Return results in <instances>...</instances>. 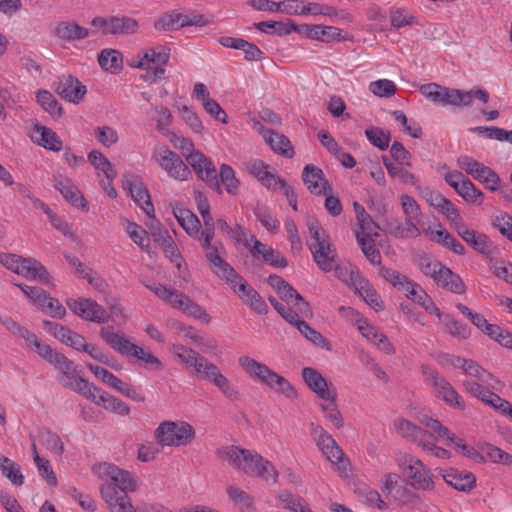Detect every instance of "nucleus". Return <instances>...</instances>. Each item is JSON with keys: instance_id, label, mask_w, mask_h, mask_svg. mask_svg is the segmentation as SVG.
I'll use <instances>...</instances> for the list:
<instances>
[{"instance_id": "f257e3e1", "label": "nucleus", "mask_w": 512, "mask_h": 512, "mask_svg": "<svg viewBox=\"0 0 512 512\" xmlns=\"http://www.w3.org/2000/svg\"><path fill=\"white\" fill-rule=\"evenodd\" d=\"M53 366L59 371L57 381L63 387L82 395L108 412L123 417L130 414L131 408L127 403L89 383L80 375L77 366L66 356L62 355Z\"/></svg>"}, {"instance_id": "f03ea898", "label": "nucleus", "mask_w": 512, "mask_h": 512, "mask_svg": "<svg viewBox=\"0 0 512 512\" xmlns=\"http://www.w3.org/2000/svg\"><path fill=\"white\" fill-rule=\"evenodd\" d=\"M214 239L205 240L201 238L198 242L205 251V257L209 263L210 269L219 278L224 279L242 300L253 311L258 314H265L268 307L265 301L224 259V246L220 241Z\"/></svg>"}, {"instance_id": "7ed1b4c3", "label": "nucleus", "mask_w": 512, "mask_h": 512, "mask_svg": "<svg viewBox=\"0 0 512 512\" xmlns=\"http://www.w3.org/2000/svg\"><path fill=\"white\" fill-rule=\"evenodd\" d=\"M170 352L186 370L197 375V377L209 381L229 400H237L240 397L238 389L230 380L221 373L220 369L192 348L181 344H173Z\"/></svg>"}, {"instance_id": "20e7f679", "label": "nucleus", "mask_w": 512, "mask_h": 512, "mask_svg": "<svg viewBox=\"0 0 512 512\" xmlns=\"http://www.w3.org/2000/svg\"><path fill=\"white\" fill-rule=\"evenodd\" d=\"M217 458L233 470L266 482L276 483L278 471L275 466L254 450L236 445H224L216 450Z\"/></svg>"}, {"instance_id": "39448f33", "label": "nucleus", "mask_w": 512, "mask_h": 512, "mask_svg": "<svg viewBox=\"0 0 512 512\" xmlns=\"http://www.w3.org/2000/svg\"><path fill=\"white\" fill-rule=\"evenodd\" d=\"M237 362L241 370L252 381L267 387L288 400L292 401L298 398V392L293 384L265 363L259 362L248 355L239 356Z\"/></svg>"}, {"instance_id": "423d86ee", "label": "nucleus", "mask_w": 512, "mask_h": 512, "mask_svg": "<svg viewBox=\"0 0 512 512\" xmlns=\"http://www.w3.org/2000/svg\"><path fill=\"white\" fill-rule=\"evenodd\" d=\"M170 59V49L157 44L140 49L127 60V65L133 69L145 71L142 80L149 83H157L165 76V66Z\"/></svg>"}, {"instance_id": "0eeeda50", "label": "nucleus", "mask_w": 512, "mask_h": 512, "mask_svg": "<svg viewBox=\"0 0 512 512\" xmlns=\"http://www.w3.org/2000/svg\"><path fill=\"white\" fill-rule=\"evenodd\" d=\"M100 336L114 351L129 360L153 371H161L163 369V363L158 357L145 348L131 342L124 335L107 328H101Z\"/></svg>"}, {"instance_id": "6e6552de", "label": "nucleus", "mask_w": 512, "mask_h": 512, "mask_svg": "<svg viewBox=\"0 0 512 512\" xmlns=\"http://www.w3.org/2000/svg\"><path fill=\"white\" fill-rule=\"evenodd\" d=\"M146 288L173 309L180 310L185 315L199 320L204 324H208L211 321V317L206 310L183 292L171 289L158 282L148 283L146 284Z\"/></svg>"}, {"instance_id": "1a4fd4ad", "label": "nucleus", "mask_w": 512, "mask_h": 512, "mask_svg": "<svg viewBox=\"0 0 512 512\" xmlns=\"http://www.w3.org/2000/svg\"><path fill=\"white\" fill-rule=\"evenodd\" d=\"M310 435L319 451L338 474L347 477L350 472V461L332 435L324 427L314 423L310 425Z\"/></svg>"}, {"instance_id": "9d476101", "label": "nucleus", "mask_w": 512, "mask_h": 512, "mask_svg": "<svg viewBox=\"0 0 512 512\" xmlns=\"http://www.w3.org/2000/svg\"><path fill=\"white\" fill-rule=\"evenodd\" d=\"M307 226L312 238L309 249L315 263L324 272L332 271L337 253L328 235L314 219L308 220Z\"/></svg>"}, {"instance_id": "9b49d317", "label": "nucleus", "mask_w": 512, "mask_h": 512, "mask_svg": "<svg viewBox=\"0 0 512 512\" xmlns=\"http://www.w3.org/2000/svg\"><path fill=\"white\" fill-rule=\"evenodd\" d=\"M397 466L407 481L416 490H432L434 475L419 458L411 454H400L396 460Z\"/></svg>"}, {"instance_id": "f8f14e48", "label": "nucleus", "mask_w": 512, "mask_h": 512, "mask_svg": "<svg viewBox=\"0 0 512 512\" xmlns=\"http://www.w3.org/2000/svg\"><path fill=\"white\" fill-rule=\"evenodd\" d=\"M340 314L351 324L355 325L361 335L371 344L376 346L381 352L392 355L395 353V347L390 342L385 333L372 325L360 312L352 307H340Z\"/></svg>"}, {"instance_id": "ddd939ff", "label": "nucleus", "mask_w": 512, "mask_h": 512, "mask_svg": "<svg viewBox=\"0 0 512 512\" xmlns=\"http://www.w3.org/2000/svg\"><path fill=\"white\" fill-rule=\"evenodd\" d=\"M476 375H467V379L463 381V387L466 392L470 393L473 397L485 405L492 407L495 405V399L500 396L495 391L500 389V381L492 375L489 371L485 370L478 364Z\"/></svg>"}, {"instance_id": "4468645a", "label": "nucleus", "mask_w": 512, "mask_h": 512, "mask_svg": "<svg viewBox=\"0 0 512 512\" xmlns=\"http://www.w3.org/2000/svg\"><path fill=\"white\" fill-rule=\"evenodd\" d=\"M0 263L12 272L32 281L50 284L51 277L46 268L34 258H23L16 254H0Z\"/></svg>"}, {"instance_id": "2eb2a0df", "label": "nucleus", "mask_w": 512, "mask_h": 512, "mask_svg": "<svg viewBox=\"0 0 512 512\" xmlns=\"http://www.w3.org/2000/svg\"><path fill=\"white\" fill-rule=\"evenodd\" d=\"M154 435L162 447H181L189 445L196 433L188 422L164 421L156 428Z\"/></svg>"}, {"instance_id": "dca6fc26", "label": "nucleus", "mask_w": 512, "mask_h": 512, "mask_svg": "<svg viewBox=\"0 0 512 512\" xmlns=\"http://www.w3.org/2000/svg\"><path fill=\"white\" fill-rule=\"evenodd\" d=\"M152 159L170 178L176 181L184 182L191 178L189 166L167 146L155 147Z\"/></svg>"}, {"instance_id": "f3484780", "label": "nucleus", "mask_w": 512, "mask_h": 512, "mask_svg": "<svg viewBox=\"0 0 512 512\" xmlns=\"http://www.w3.org/2000/svg\"><path fill=\"white\" fill-rule=\"evenodd\" d=\"M425 381L433 387L435 396L443 400L448 406L464 410L466 405L462 396L454 389L451 383L441 376L435 369L422 366Z\"/></svg>"}, {"instance_id": "a211bd4d", "label": "nucleus", "mask_w": 512, "mask_h": 512, "mask_svg": "<svg viewBox=\"0 0 512 512\" xmlns=\"http://www.w3.org/2000/svg\"><path fill=\"white\" fill-rule=\"evenodd\" d=\"M92 470L98 478L106 483L116 485L117 487L130 488V491H135L137 488V481L134 475L114 464L107 462L98 463L93 466Z\"/></svg>"}, {"instance_id": "6ab92c4d", "label": "nucleus", "mask_w": 512, "mask_h": 512, "mask_svg": "<svg viewBox=\"0 0 512 512\" xmlns=\"http://www.w3.org/2000/svg\"><path fill=\"white\" fill-rule=\"evenodd\" d=\"M187 162L200 180L217 190L218 193H221L217 169L209 157L198 151L190 154Z\"/></svg>"}, {"instance_id": "aec40b11", "label": "nucleus", "mask_w": 512, "mask_h": 512, "mask_svg": "<svg viewBox=\"0 0 512 512\" xmlns=\"http://www.w3.org/2000/svg\"><path fill=\"white\" fill-rule=\"evenodd\" d=\"M67 306L79 317L96 323H106L110 315L97 302L87 298L68 299Z\"/></svg>"}, {"instance_id": "412c9836", "label": "nucleus", "mask_w": 512, "mask_h": 512, "mask_svg": "<svg viewBox=\"0 0 512 512\" xmlns=\"http://www.w3.org/2000/svg\"><path fill=\"white\" fill-rule=\"evenodd\" d=\"M251 255L256 259H261L264 263L275 268H284L287 266L285 257L273 247L262 243L255 237H251L246 243Z\"/></svg>"}, {"instance_id": "4be33fe9", "label": "nucleus", "mask_w": 512, "mask_h": 512, "mask_svg": "<svg viewBox=\"0 0 512 512\" xmlns=\"http://www.w3.org/2000/svg\"><path fill=\"white\" fill-rule=\"evenodd\" d=\"M338 392L332 391V393L323 396L318 399V407L322 413L326 424L333 429H342L344 427V417L339 409L338 405Z\"/></svg>"}, {"instance_id": "5701e85b", "label": "nucleus", "mask_w": 512, "mask_h": 512, "mask_svg": "<svg viewBox=\"0 0 512 512\" xmlns=\"http://www.w3.org/2000/svg\"><path fill=\"white\" fill-rule=\"evenodd\" d=\"M300 36L310 40L330 43L333 41H341L345 39L344 32L334 26H326L320 24H301Z\"/></svg>"}, {"instance_id": "b1692460", "label": "nucleus", "mask_w": 512, "mask_h": 512, "mask_svg": "<svg viewBox=\"0 0 512 512\" xmlns=\"http://www.w3.org/2000/svg\"><path fill=\"white\" fill-rule=\"evenodd\" d=\"M302 180L307 190L313 195L322 196L332 192V187L323 171L312 164L304 167Z\"/></svg>"}, {"instance_id": "393cba45", "label": "nucleus", "mask_w": 512, "mask_h": 512, "mask_svg": "<svg viewBox=\"0 0 512 512\" xmlns=\"http://www.w3.org/2000/svg\"><path fill=\"white\" fill-rule=\"evenodd\" d=\"M246 169L249 174L254 176L268 190L277 191L282 183L285 182L284 179L273 173L269 165L261 160L249 161L246 164Z\"/></svg>"}, {"instance_id": "a878e982", "label": "nucleus", "mask_w": 512, "mask_h": 512, "mask_svg": "<svg viewBox=\"0 0 512 512\" xmlns=\"http://www.w3.org/2000/svg\"><path fill=\"white\" fill-rule=\"evenodd\" d=\"M124 187L128 188L132 199L144 211V213L148 217L154 218V206L151 202L149 191L143 182L137 177L127 178L124 181Z\"/></svg>"}, {"instance_id": "bb28decb", "label": "nucleus", "mask_w": 512, "mask_h": 512, "mask_svg": "<svg viewBox=\"0 0 512 512\" xmlns=\"http://www.w3.org/2000/svg\"><path fill=\"white\" fill-rule=\"evenodd\" d=\"M301 376L305 384L318 399L337 390V388L331 382H328L318 370L312 367L303 368Z\"/></svg>"}, {"instance_id": "cd10ccee", "label": "nucleus", "mask_w": 512, "mask_h": 512, "mask_svg": "<svg viewBox=\"0 0 512 512\" xmlns=\"http://www.w3.org/2000/svg\"><path fill=\"white\" fill-rule=\"evenodd\" d=\"M44 325L46 330L53 335L56 339L67 346H71L72 348L83 351L86 348V340L80 334L71 331L70 329L50 321H44Z\"/></svg>"}, {"instance_id": "c85d7f7f", "label": "nucleus", "mask_w": 512, "mask_h": 512, "mask_svg": "<svg viewBox=\"0 0 512 512\" xmlns=\"http://www.w3.org/2000/svg\"><path fill=\"white\" fill-rule=\"evenodd\" d=\"M353 207L358 223V229L355 231L357 241H362L365 239H376L379 236L378 224L373 221L363 206L355 202Z\"/></svg>"}, {"instance_id": "c756f323", "label": "nucleus", "mask_w": 512, "mask_h": 512, "mask_svg": "<svg viewBox=\"0 0 512 512\" xmlns=\"http://www.w3.org/2000/svg\"><path fill=\"white\" fill-rule=\"evenodd\" d=\"M31 140L53 152H59L63 148V142L60 137L50 128L35 124L30 133Z\"/></svg>"}, {"instance_id": "7c9ffc66", "label": "nucleus", "mask_w": 512, "mask_h": 512, "mask_svg": "<svg viewBox=\"0 0 512 512\" xmlns=\"http://www.w3.org/2000/svg\"><path fill=\"white\" fill-rule=\"evenodd\" d=\"M422 431L425 432V439L436 442H443L446 444L447 440L453 439V433L442 423L429 416H424L420 419Z\"/></svg>"}, {"instance_id": "2f4dec72", "label": "nucleus", "mask_w": 512, "mask_h": 512, "mask_svg": "<svg viewBox=\"0 0 512 512\" xmlns=\"http://www.w3.org/2000/svg\"><path fill=\"white\" fill-rule=\"evenodd\" d=\"M56 91L63 99L79 103L86 94V87L76 78L69 76L59 81Z\"/></svg>"}, {"instance_id": "473e14b6", "label": "nucleus", "mask_w": 512, "mask_h": 512, "mask_svg": "<svg viewBox=\"0 0 512 512\" xmlns=\"http://www.w3.org/2000/svg\"><path fill=\"white\" fill-rule=\"evenodd\" d=\"M54 35L64 41L83 40L91 35L88 28L78 25L74 21L59 22L54 26Z\"/></svg>"}, {"instance_id": "72a5a7b5", "label": "nucleus", "mask_w": 512, "mask_h": 512, "mask_svg": "<svg viewBox=\"0 0 512 512\" xmlns=\"http://www.w3.org/2000/svg\"><path fill=\"white\" fill-rule=\"evenodd\" d=\"M439 227L440 229L438 230H433L430 226L427 228L423 227V233L429 237L430 240L441 244L458 255H463L465 253V247L446 229L442 228L440 224Z\"/></svg>"}, {"instance_id": "f704fd0d", "label": "nucleus", "mask_w": 512, "mask_h": 512, "mask_svg": "<svg viewBox=\"0 0 512 512\" xmlns=\"http://www.w3.org/2000/svg\"><path fill=\"white\" fill-rule=\"evenodd\" d=\"M261 134L265 142L270 148L287 158H292L294 155V149L290 140L283 134L275 132L270 129H262Z\"/></svg>"}, {"instance_id": "c9c22d12", "label": "nucleus", "mask_w": 512, "mask_h": 512, "mask_svg": "<svg viewBox=\"0 0 512 512\" xmlns=\"http://www.w3.org/2000/svg\"><path fill=\"white\" fill-rule=\"evenodd\" d=\"M277 293L285 301L287 307H291L295 312H299L303 316H312L308 302L289 284L284 285Z\"/></svg>"}, {"instance_id": "e433bc0d", "label": "nucleus", "mask_w": 512, "mask_h": 512, "mask_svg": "<svg viewBox=\"0 0 512 512\" xmlns=\"http://www.w3.org/2000/svg\"><path fill=\"white\" fill-rule=\"evenodd\" d=\"M174 215L189 236L197 241L201 239V223L195 214L188 209L177 208L174 210Z\"/></svg>"}, {"instance_id": "4c0bfd02", "label": "nucleus", "mask_w": 512, "mask_h": 512, "mask_svg": "<svg viewBox=\"0 0 512 512\" xmlns=\"http://www.w3.org/2000/svg\"><path fill=\"white\" fill-rule=\"evenodd\" d=\"M457 233L475 251L481 254H486L490 251L491 241L484 233L471 230L467 225H464Z\"/></svg>"}, {"instance_id": "58836bf2", "label": "nucleus", "mask_w": 512, "mask_h": 512, "mask_svg": "<svg viewBox=\"0 0 512 512\" xmlns=\"http://www.w3.org/2000/svg\"><path fill=\"white\" fill-rule=\"evenodd\" d=\"M443 479L447 484L460 491H470L476 483L473 473L455 469L446 471L443 474Z\"/></svg>"}, {"instance_id": "ea45409f", "label": "nucleus", "mask_w": 512, "mask_h": 512, "mask_svg": "<svg viewBox=\"0 0 512 512\" xmlns=\"http://www.w3.org/2000/svg\"><path fill=\"white\" fill-rule=\"evenodd\" d=\"M393 427L401 437L412 441L418 447H420V441L425 440V432L422 431L421 426H417L402 417L394 420Z\"/></svg>"}, {"instance_id": "a19ab883", "label": "nucleus", "mask_w": 512, "mask_h": 512, "mask_svg": "<svg viewBox=\"0 0 512 512\" xmlns=\"http://www.w3.org/2000/svg\"><path fill=\"white\" fill-rule=\"evenodd\" d=\"M1 475L9 480L12 485L19 487L24 484V475L20 465L9 457L0 453Z\"/></svg>"}, {"instance_id": "79ce46f5", "label": "nucleus", "mask_w": 512, "mask_h": 512, "mask_svg": "<svg viewBox=\"0 0 512 512\" xmlns=\"http://www.w3.org/2000/svg\"><path fill=\"white\" fill-rule=\"evenodd\" d=\"M310 316H303L301 313L297 312L295 316L289 317V323L295 326L299 332L309 341L314 343L317 346H325L326 340L325 338L316 330L311 328L305 321V318H309Z\"/></svg>"}, {"instance_id": "37998d69", "label": "nucleus", "mask_w": 512, "mask_h": 512, "mask_svg": "<svg viewBox=\"0 0 512 512\" xmlns=\"http://www.w3.org/2000/svg\"><path fill=\"white\" fill-rule=\"evenodd\" d=\"M477 461H490L494 464L512 466V455L497 446L487 443L481 446V453H479Z\"/></svg>"}, {"instance_id": "c03bdc74", "label": "nucleus", "mask_w": 512, "mask_h": 512, "mask_svg": "<svg viewBox=\"0 0 512 512\" xmlns=\"http://www.w3.org/2000/svg\"><path fill=\"white\" fill-rule=\"evenodd\" d=\"M353 290L375 311L384 309V303L380 295L365 278L360 283H356V287Z\"/></svg>"}, {"instance_id": "a18cd8bd", "label": "nucleus", "mask_w": 512, "mask_h": 512, "mask_svg": "<svg viewBox=\"0 0 512 512\" xmlns=\"http://www.w3.org/2000/svg\"><path fill=\"white\" fill-rule=\"evenodd\" d=\"M54 187L72 205L85 208L86 201L79 189L69 179L57 180Z\"/></svg>"}, {"instance_id": "49530a36", "label": "nucleus", "mask_w": 512, "mask_h": 512, "mask_svg": "<svg viewBox=\"0 0 512 512\" xmlns=\"http://www.w3.org/2000/svg\"><path fill=\"white\" fill-rule=\"evenodd\" d=\"M128 491H130V488L117 487L106 482H103L100 486L101 497L109 508H114L118 503L128 499Z\"/></svg>"}, {"instance_id": "de8ad7c7", "label": "nucleus", "mask_w": 512, "mask_h": 512, "mask_svg": "<svg viewBox=\"0 0 512 512\" xmlns=\"http://www.w3.org/2000/svg\"><path fill=\"white\" fill-rule=\"evenodd\" d=\"M384 166L388 171L389 176L399 181L402 184L405 185H411L414 187H419V181L417 177L409 172L407 169H405L402 165L403 164H395L386 158L383 159Z\"/></svg>"}, {"instance_id": "09e8293b", "label": "nucleus", "mask_w": 512, "mask_h": 512, "mask_svg": "<svg viewBox=\"0 0 512 512\" xmlns=\"http://www.w3.org/2000/svg\"><path fill=\"white\" fill-rule=\"evenodd\" d=\"M98 63L102 69L111 74H117L122 69V54L114 49H104L98 56Z\"/></svg>"}, {"instance_id": "8fccbe9b", "label": "nucleus", "mask_w": 512, "mask_h": 512, "mask_svg": "<svg viewBox=\"0 0 512 512\" xmlns=\"http://www.w3.org/2000/svg\"><path fill=\"white\" fill-rule=\"evenodd\" d=\"M332 270H334L336 277L351 289H354L356 283H360L363 279L358 270L350 263H334Z\"/></svg>"}, {"instance_id": "3c124183", "label": "nucleus", "mask_w": 512, "mask_h": 512, "mask_svg": "<svg viewBox=\"0 0 512 512\" xmlns=\"http://www.w3.org/2000/svg\"><path fill=\"white\" fill-rule=\"evenodd\" d=\"M228 498L239 509L240 512H247L253 507V497L243 489L229 485L226 488Z\"/></svg>"}, {"instance_id": "603ef678", "label": "nucleus", "mask_w": 512, "mask_h": 512, "mask_svg": "<svg viewBox=\"0 0 512 512\" xmlns=\"http://www.w3.org/2000/svg\"><path fill=\"white\" fill-rule=\"evenodd\" d=\"M33 450V460L35 463V466L37 468L38 473L40 476L46 481V483L50 486H57V477L55 472L52 469V466L48 459L40 457V455L37 452L36 445H32Z\"/></svg>"}, {"instance_id": "864d4df0", "label": "nucleus", "mask_w": 512, "mask_h": 512, "mask_svg": "<svg viewBox=\"0 0 512 512\" xmlns=\"http://www.w3.org/2000/svg\"><path fill=\"white\" fill-rule=\"evenodd\" d=\"M123 225L130 239L141 249L148 251L150 246V238L148 232L140 225L129 220H124Z\"/></svg>"}, {"instance_id": "5fc2aeb1", "label": "nucleus", "mask_w": 512, "mask_h": 512, "mask_svg": "<svg viewBox=\"0 0 512 512\" xmlns=\"http://www.w3.org/2000/svg\"><path fill=\"white\" fill-rule=\"evenodd\" d=\"M418 266L420 270L428 277H431L434 282L437 280V276L441 277V272L445 275H450V269L442 265L436 259L429 256L420 257L418 260Z\"/></svg>"}, {"instance_id": "6e6d98bb", "label": "nucleus", "mask_w": 512, "mask_h": 512, "mask_svg": "<svg viewBox=\"0 0 512 512\" xmlns=\"http://www.w3.org/2000/svg\"><path fill=\"white\" fill-rule=\"evenodd\" d=\"M440 322L445 327L446 332L452 337L468 339L471 335V330L466 324L454 319L448 314H444L440 319Z\"/></svg>"}, {"instance_id": "4d7b16f0", "label": "nucleus", "mask_w": 512, "mask_h": 512, "mask_svg": "<svg viewBox=\"0 0 512 512\" xmlns=\"http://www.w3.org/2000/svg\"><path fill=\"white\" fill-rule=\"evenodd\" d=\"M88 160L91 165L101 171L107 179H115L117 171L113 164L99 151H92L88 154Z\"/></svg>"}, {"instance_id": "13d9d810", "label": "nucleus", "mask_w": 512, "mask_h": 512, "mask_svg": "<svg viewBox=\"0 0 512 512\" xmlns=\"http://www.w3.org/2000/svg\"><path fill=\"white\" fill-rule=\"evenodd\" d=\"M474 98L482 103H487L489 101V94L486 90L478 86L469 91L457 89L456 107L469 106Z\"/></svg>"}, {"instance_id": "bf43d9fd", "label": "nucleus", "mask_w": 512, "mask_h": 512, "mask_svg": "<svg viewBox=\"0 0 512 512\" xmlns=\"http://www.w3.org/2000/svg\"><path fill=\"white\" fill-rule=\"evenodd\" d=\"M441 277L437 276L435 283L455 294H463L466 291V285L461 277L450 270V275L441 272Z\"/></svg>"}, {"instance_id": "052dcab7", "label": "nucleus", "mask_w": 512, "mask_h": 512, "mask_svg": "<svg viewBox=\"0 0 512 512\" xmlns=\"http://www.w3.org/2000/svg\"><path fill=\"white\" fill-rule=\"evenodd\" d=\"M150 112H153L156 121V129L164 136L169 135L171 133L170 125L173 120L169 109L164 106H155L150 109Z\"/></svg>"}, {"instance_id": "680f3d73", "label": "nucleus", "mask_w": 512, "mask_h": 512, "mask_svg": "<svg viewBox=\"0 0 512 512\" xmlns=\"http://www.w3.org/2000/svg\"><path fill=\"white\" fill-rule=\"evenodd\" d=\"M421 220L406 218L405 222L396 226L391 233L397 238H417L423 232V228H419Z\"/></svg>"}, {"instance_id": "e2e57ef3", "label": "nucleus", "mask_w": 512, "mask_h": 512, "mask_svg": "<svg viewBox=\"0 0 512 512\" xmlns=\"http://www.w3.org/2000/svg\"><path fill=\"white\" fill-rule=\"evenodd\" d=\"M456 192L467 202L480 205L484 201V194L475 187V185L469 180L465 179L459 184Z\"/></svg>"}, {"instance_id": "0e129e2a", "label": "nucleus", "mask_w": 512, "mask_h": 512, "mask_svg": "<svg viewBox=\"0 0 512 512\" xmlns=\"http://www.w3.org/2000/svg\"><path fill=\"white\" fill-rule=\"evenodd\" d=\"M389 18L391 25L397 29L416 23L415 16L406 8H391Z\"/></svg>"}, {"instance_id": "69168bd1", "label": "nucleus", "mask_w": 512, "mask_h": 512, "mask_svg": "<svg viewBox=\"0 0 512 512\" xmlns=\"http://www.w3.org/2000/svg\"><path fill=\"white\" fill-rule=\"evenodd\" d=\"M457 309L470 320V322L479 330H481L483 333L488 335L489 328L493 327L494 324H491L487 321V319L484 317V315L472 311L470 308H468L466 305L458 303L456 305Z\"/></svg>"}, {"instance_id": "338daca9", "label": "nucleus", "mask_w": 512, "mask_h": 512, "mask_svg": "<svg viewBox=\"0 0 512 512\" xmlns=\"http://www.w3.org/2000/svg\"><path fill=\"white\" fill-rule=\"evenodd\" d=\"M38 104L52 116H60L62 108L56 98L47 90H40L36 94Z\"/></svg>"}, {"instance_id": "774afa93", "label": "nucleus", "mask_w": 512, "mask_h": 512, "mask_svg": "<svg viewBox=\"0 0 512 512\" xmlns=\"http://www.w3.org/2000/svg\"><path fill=\"white\" fill-rule=\"evenodd\" d=\"M278 498L285 509L292 510L293 512H313L307 502L299 496L281 493Z\"/></svg>"}]
</instances>
